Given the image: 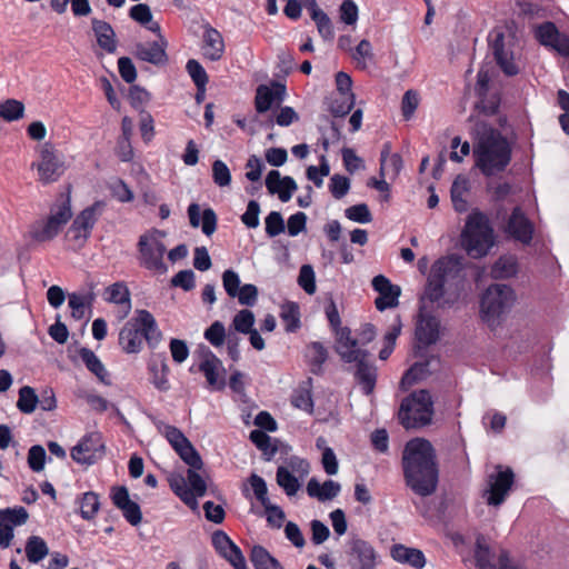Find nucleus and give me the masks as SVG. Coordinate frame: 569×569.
Segmentation results:
<instances>
[{
    "instance_id": "1",
    "label": "nucleus",
    "mask_w": 569,
    "mask_h": 569,
    "mask_svg": "<svg viewBox=\"0 0 569 569\" xmlns=\"http://www.w3.org/2000/svg\"><path fill=\"white\" fill-rule=\"evenodd\" d=\"M402 469L406 485L415 493L427 497L436 491L439 469L435 449L428 440L416 438L406 443Z\"/></svg>"
},
{
    "instance_id": "2",
    "label": "nucleus",
    "mask_w": 569,
    "mask_h": 569,
    "mask_svg": "<svg viewBox=\"0 0 569 569\" xmlns=\"http://www.w3.org/2000/svg\"><path fill=\"white\" fill-rule=\"evenodd\" d=\"M477 142L473 147L476 166L485 176H493L509 164L511 148L502 134L486 123L476 128Z\"/></svg>"
},
{
    "instance_id": "3",
    "label": "nucleus",
    "mask_w": 569,
    "mask_h": 569,
    "mask_svg": "<svg viewBox=\"0 0 569 569\" xmlns=\"http://www.w3.org/2000/svg\"><path fill=\"white\" fill-rule=\"evenodd\" d=\"M142 338L153 349L162 339L152 313L146 309L136 310L132 317L119 332V345L126 353H138L142 348Z\"/></svg>"
},
{
    "instance_id": "4",
    "label": "nucleus",
    "mask_w": 569,
    "mask_h": 569,
    "mask_svg": "<svg viewBox=\"0 0 569 569\" xmlns=\"http://www.w3.org/2000/svg\"><path fill=\"white\" fill-rule=\"evenodd\" d=\"M461 243L467 254L473 259L487 256L495 244L493 229L481 212L468 216L461 232Z\"/></svg>"
},
{
    "instance_id": "5",
    "label": "nucleus",
    "mask_w": 569,
    "mask_h": 569,
    "mask_svg": "<svg viewBox=\"0 0 569 569\" xmlns=\"http://www.w3.org/2000/svg\"><path fill=\"white\" fill-rule=\"evenodd\" d=\"M516 295L511 287L496 283L489 286L480 299V317L489 327L497 326L502 316L513 306Z\"/></svg>"
},
{
    "instance_id": "6",
    "label": "nucleus",
    "mask_w": 569,
    "mask_h": 569,
    "mask_svg": "<svg viewBox=\"0 0 569 569\" xmlns=\"http://www.w3.org/2000/svg\"><path fill=\"white\" fill-rule=\"evenodd\" d=\"M431 395L427 390H419L406 398L400 406L399 417L406 428L425 426L431 421Z\"/></svg>"
},
{
    "instance_id": "7",
    "label": "nucleus",
    "mask_w": 569,
    "mask_h": 569,
    "mask_svg": "<svg viewBox=\"0 0 569 569\" xmlns=\"http://www.w3.org/2000/svg\"><path fill=\"white\" fill-rule=\"evenodd\" d=\"M138 250L140 253L139 263L147 270L163 274L168 271L167 264L163 262L166 246L154 237L142 234L139 238Z\"/></svg>"
},
{
    "instance_id": "8",
    "label": "nucleus",
    "mask_w": 569,
    "mask_h": 569,
    "mask_svg": "<svg viewBox=\"0 0 569 569\" xmlns=\"http://www.w3.org/2000/svg\"><path fill=\"white\" fill-rule=\"evenodd\" d=\"M359 341L355 342L352 347L348 348V351L353 353L351 357L356 356V359H346L345 357H340L347 363H356L357 371L356 378L358 383L361 387V390L365 395L369 396L373 392L377 381V369L376 367L368 362L367 358L369 356L368 351L361 349L359 346Z\"/></svg>"
},
{
    "instance_id": "9",
    "label": "nucleus",
    "mask_w": 569,
    "mask_h": 569,
    "mask_svg": "<svg viewBox=\"0 0 569 569\" xmlns=\"http://www.w3.org/2000/svg\"><path fill=\"white\" fill-rule=\"evenodd\" d=\"M31 168H36L39 181L43 184L56 182L66 171L64 162L57 154L53 146L44 143L40 151L39 162H33Z\"/></svg>"
},
{
    "instance_id": "10",
    "label": "nucleus",
    "mask_w": 569,
    "mask_h": 569,
    "mask_svg": "<svg viewBox=\"0 0 569 569\" xmlns=\"http://www.w3.org/2000/svg\"><path fill=\"white\" fill-rule=\"evenodd\" d=\"M163 433L168 442L189 468L202 469L203 461L200 453L180 429L166 425Z\"/></svg>"
},
{
    "instance_id": "11",
    "label": "nucleus",
    "mask_w": 569,
    "mask_h": 569,
    "mask_svg": "<svg viewBox=\"0 0 569 569\" xmlns=\"http://www.w3.org/2000/svg\"><path fill=\"white\" fill-rule=\"evenodd\" d=\"M106 455V446L99 432L84 435L71 449V458L80 465L91 466Z\"/></svg>"
},
{
    "instance_id": "12",
    "label": "nucleus",
    "mask_w": 569,
    "mask_h": 569,
    "mask_svg": "<svg viewBox=\"0 0 569 569\" xmlns=\"http://www.w3.org/2000/svg\"><path fill=\"white\" fill-rule=\"evenodd\" d=\"M287 98V87L279 81H270L258 86L254 97V107L259 116H263L278 108Z\"/></svg>"
},
{
    "instance_id": "13",
    "label": "nucleus",
    "mask_w": 569,
    "mask_h": 569,
    "mask_svg": "<svg viewBox=\"0 0 569 569\" xmlns=\"http://www.w3.org/2000/svg\"><path fill=\"white\" fill-rule=\"evenodd\" d=\"M326 316L330 327L335 331L336 352L348 360L356 359V356L351 357L353 353L348 351V348L352 347L358 340L351 337V330L348 327H341L339 311L333 301H330L328 306H326Z\"/></svg>"
},
{
    "instance_id": "14",
    "label": "nucleus",
    "mask_w": 569,
    "mask_h": 569,
    "mask_svg": "<svg viewBox=\"0 0 569 569\" xmlns=\"http://www.w3.org/2000/svg\"><path fill=\"white\" fill-rule=\"evenodd\" d=\"M348 557L351 569H375L379 558L375 547L361 538L349 541Z\"/></svg>"
},
{
    "instance_id": "15",
    "label": "nucleus",
    "mask_w": 569,
    "mask_h": 569,
    "mask_svg": "<svg viewBox=\"0 0 569 569\" xmlns=\"http://www.w3.org/2000/svg\"><path fill=\"white\" fill-rule=\"evenodd\" d=\"M512 483V470L509 468L502 470L499 467L496 475L489 476L488 488L483 492L487 503L489 506H500L505 501Z\"/></svg>"
},
{
    "instance_id": "16",
    "label": "nucleus",
    "mask_w": 569,
    "mask_h": 569,
    "mask_svg": "<svg viewBox=\"0 0 569 569\" xmlns=\"http://www.w3.org/2000/svg\"><path fill=\"white\" fill-rule=\"evenodd\" d=\"M211 543L217 553L226 559L234 569H247L241 549L224 531L216 530L211 536Z\"/></svg>"
},
{
    "instance_id": "17",
    "label": "nucleus",
    "mask_w": 569,
    "mask_h": 569,
    "mask_svg": "<svg viewBox=\"0 0 569 569\" xmlns=\"http://www.w3.org/2000/svg\"><path fill=\"white\" fill-rule=\"evenodd\" d=\"M493 555L483 536H478L475 547V561L479 569H521L510 563L508 552L502 550L498 563H493Z\"/></svg>"
},
{
    "instance_id": "18",
    "label": "nucleus",
    "mask_w": 569,
    "mask_h": 569,
    "mask_svg": "<svg viewBox=\"0 0 569 569\" xmlns=\"http://www.w3.org/2000/svg\"><path fill=\"white\" fill-rule=\"evenodd\" d=\"M251 443L261 452L263 460L271 461L277 453L288 456L292 450L291 446L273 438L261 430H251Z\"/></svg>"
},
{
    "instance_id": "19",
    "label": "nucleus",
    "mask_w": 569,
    "mask_h": 569,
    "mask_svg": "<svg viewBox=\"0 0 569 569\" xmlns=\"http://www.w3.org/2000/svg\"><path fill=\"white\" fill-rule=\"evenodd\" d=\"M112 503L122 511L124 519L131 526H138L142 520L140 506L132 501L126 486H118L111 489Z\"/></svg>"
},
{
    "instance_id": "20",
    "label": "nucleus",
    "mask_w": 569,
    "mask_h": 569,
    "mask_svg": "<svg viewBox=\"0 0 569 569\" xmlns=\"http://www.w3.org/2000/svg\"><path fill=\"white\" fill-rule=\"evenodd\" d=\"M372 288L379 292V297L375 301L379 311L398 306L401 293L400 287L392 284L388 278L382 274L376 276L372 279Z\"/></svg>"
},
{
    "instance_id": "21",
    "label": "nucleus",
    "mask_w": 569,
    "mask_h": 569,
    "mask_svg": "<svg viewBox=\"0 0 569 569\" xmlns=\"http://www.w3.org/2000/svg\"><path fill=\"white\" fill-rule=\"evenodd\" d=\"M506 232L521 243L529 244L533 236V224L523 211L517 207L508 219Z\"/></svg>"
},
{
    "instance_id": "22",
    "label": "nucleus",
    "mask_w": 569,
    "mask_h": 569,
    "mask_svg": "<svg viewBox=\"0 0 569 569\" xmlns=\"http://www.w3.org/2000/svg\"><path fill=\"white\" fill-rule=\"evenodd\" d=\"M239 333L249 335V308L240 310L228 330L227 335V348L228 355L233 361L239 358Z\"/></svg>"
},
{
    "instance_id": "23",
    "label": "nucleus",
    "mask_w": 569,
    "mask_h": 569,
    "mask_svg": "<svg viewBox=\"0 0 569 569\" xmlns=\"http://www.w3.org/2000/svg\"><path fill=\"white\" fill-rule=\"evenodd\" d=\"M168 41L163 36H160V40L152 41L149 46L143 43H137L134 48V56L141 61L149 62L154 66H166L169 61L167 54Z\"/></svg>"
},
{
    "instance_id": "24",
    "label": "nucleus",
    "mask_w": 569,
    "mask_h": 569,
    "mask_svg": "<svg viewBox=\"0 0 569 569\" xmlns=\"http://www.w3.org/2000/svg\"><path fill=\"white\" fill-rule=\"evenodd\" d=\"M489 41L498 66L507 76H515L519 68L513 61L512 53L505 48V34L501 31L490 33Z\"/></svg>"
},
{
    "instance_id": "25",
    "label": "nucleus",
    "mask_w": 569,
    "mask_h": 569,
    "mask_svg": "<svg viewBox=\"0 0 569 569\" xmlns=\"http://www.w3.org/2000/svg\"><path fill=\"white\" fill-rule=\"evenodd\" d=\"M203 360L199 365V371L206 377L208 386L213 390H223L226 380L223 377L219 378V368L221 360L207 347L202 350Z\"/></svg>"
},
{
    "instance_id": "26",
    "label": "nucleus",
    "mask_w": 569,
    "mask_h": 569,
    "mask_svg": "<svg viewBox=\"0 0 569 569\" xmlns=\"http://www.w3.org/2000/svg\"><path fill=\"white\" fill-rule=\"evenodd\" d=\"M266 188L270 194H277L279 200L288 202L297 190V183L291 177H281L277 170H271L264 180Z\"/></svg>"
},
{
    "instance_id": "27",
    "label": "nucleus",
    "mask_w": 569,
    "mask_h": 569,
    "mask_svg": "<svg viewBox=\"0 0 569 569\" xmlns=\"http://www.w3.org/2000/svg\"><path fill=\"white\" fill-rule=\"evenodd\" d=\"M203 28V54L209 60L217 61L222 57L224 51V42L222 36L217 29L212 28L209 23H206Z\"/></svg>"
},
{
    "instance_id": "28",
    "label": "nucleus",
    "mask_w": 569,
    "mask_h": 569,
    "mask_svg": "<svg viewBox=\"0 0 569 569\" xmlns=\"http://www.w3.org/2000/svg\"><path fill=\"white\" fill-rule=\"evenodd\" d=\"M188 216L190 224L198 228L201 222L202 232L206 236H211L217 229V214L211 208H207L200 214V207L198 203H191L188 207Z\"/></svg>"
},
{
    "instance_id": "29",
    "label": "nucleus",
    "mask_w": 569,
    "mask_h": 569,
    "mask_svg": "<svg viewBox=\"0 0 569 569\" xmlns=\"http://www.w3.org/2000/svg\"><path fill=\"white\" fill-rule=\"evenodd\" d=\"M390 555L399 563L411 566L415 569H421L426 566V557L419 549L396 543L391 547Z\"/></svg>"
},
{
    "instance_id": "30",
    "label": "nucleus",
    "mask_w": 569,
    "mask_h": 569,
    "mask_svg": "<svg viewBox=\"0 0 569 569\" xmlns=\"http://www.w3.org/2000/svg\"><path fill=\"white\" fill-rule=\"evenodd\" d=\"M307 493L310 498H315L320 502L335 499L341 491L339 482L331 479L320 483L316 478H311L307 483Z\"/></svg>"
},
{
    "instance_id": "31",
    "label": "nucleus",
    "mask_w": 569,
    "mask_h": 569,
    "mask_svg": "<svg viewBox=\"0 0 569 569\" xmlns=\"http://www.w3.org/2000/svg\"><path fill=\"white\" fill-rule=\"evenodd\" d=\"M104 208L106 202L101 200L94 201L91 206L84 208L72 221V232L76 231V229H81L91 234V230Z\"/></svg>"
},
{
    "instance_id": "32",
    "label": "nucleus",
    "mask_w": 569,
    "mask_h": 569,
    "mask_svg": "<svg viewBox=\"0 0 569 569\" xmlns=\"http://www.w3.org/2000/svg\"><path fill=\"white\" fill-rule=\"evenodd\" d=\"M222 283L230 298H238L243 306H249V283L240 286V278L236 271L228 269L222 273Z\"/></svg>"
},
{
    "instance_id": "33",
    "label": "nucleus",
    "mask_w": 569,
    "mask_h": 569,
    "mask_svg": "<svg viewBox=\"0 0 569 569\" xmlns=\"http://www.w3.org/2000/svg\"><path fill=\"white\" fill-rule=\"evenodd\" d=\"M91 26L99 47L108 53H114L117 50V41L116 32L111 24L104 20L92 18Z\"/></svg>"
},
{
    "instance_id": "34",
    "label": "nucleus",
    "mask_w": 569,
    "mask_h": 569,
    "mask_svg": "<svg viewBox=\"0 0 569 569\" xmlns=\"http://www.w3.org/2000/svg\"><path fill=\"white\" fill-rule=\"evenodd\" d=\"M430 271L447 282L450 279L460 277L462 272V263L459 257L445 256L435 261Z\"/></svg>"
},
{
    "instance_id": "35",
    "label": "nucleus",
    "mask_w": 569,
    "mask_h": 569,
    "mask_svg": "<svg viewBox=\"0 0 569 569\" xmlns=\"http://www.w3.org/2000/svg\"><path fill=\"white\" fill-rule=\"evenodd\" d=\"M402 169V158L399 153H391L389 142L385 143L380 153V177L395 179Z\"/></svg>"
},
{
    "instance_id": "36",
    "label": "nucleus",
    "mask_w": 569,
    "mask_h": 569,
    "mask_svg": "<svg viewBox=\"0 0 569 569\" xmlns=\"http://www.w3.org/2000/svg\"><path fill=\"white\" fill-rule=\"evenodd\" d=\"M439 336V322L433 317L421 318L416 328V338L419 343L430 346L435 343Z\"/></svg>"
},
{
    "instance_id": "37",
    "label": "nucleus",
    "mask_w": 569,
    "mask_h": 569,
    "mask_svg": "<svg viewBox=\"0 0 569 569\" xmlns=\"http://www.w3.org/2000/svg\"><path fill=\"white\" fill-rule=\"evenodd\" d=\"M301 478L292 473L288 467L279 466L276 472L277 485L288 497L296 496L302 487Z\"/></svg>"
},
{
    "instance_id": "38",
    "label": "nucleus",
    "mask_w": 569,
    "mask_h": 569,
    "mask_svg": "<svg viewBox=\"0 0 569 569\" xmlns=\"http://www.w3.org/2000/svg\"><path fill=\"white\" fill-rule=\"evenodd\" d=\"M299 121V114L292 107L284 106L278 107L272 114L267 116V119L261 123L267 128H273L274 123L280 127H289L290 124Z\"/></svg>"
},
{
    "instance_id": "39",
    "label": "nucleus",
    "mask_w": 569,
    "mask_h": 569,
    "mask_svg": "<svg viewBox=\"0 0 569 569\" xmlns=\"http://www.w3.org/2000/svg\"><path fill=\"white\" fill-rule=\"evenodd\" d=\"M229 388L231 389L233 393V400L236 402L242 403L243 406L247 405L248 399L246 395V387L244 382L242 381V373L239 371H234L229 379ZM241 418L246 426H249V409L248 407H243L241 410Z\"/></svg>"
},
{
    "instance_id": "40",
    "label": "nucleus",
    "mask_w": 569,
    "mask_h": 569,
    "mask_svg": "<svg viewBox=\"0 0 569 569\" xmlns=\"http://www.w3.org/2000/svg\"><path fill=\"white\" fill-rule=\"evenodd\" d=\"M469 190V181L466 177L458 176L451 186V201L457 212H466L468 210V201L466 194Z\"/></svg>"
},
{
    "instance_id": "41",
    "label": "nucleus",
    "mask_w": 569,
    "mask_h": 569,
    "mask_svg": "<svg viewBox=\"0 0 569 569\" xmlns=\"http://www.w3.org/2000/svg\"><path fill=\"white\" fill-rule=\"evenodd\" d=\"M305 357L311 371L318 375L327 361L328 351L321 342L315 341L307 346Z\"/></svg>"
},
{
    "instance_id": "42",
    "label": "nucleus",
    "mask_w": 569,
    "mask_h": 569,
    "mask_svg": "<svg viewBox=\"0 0 569 569\" xmlns=\"http://www.w3.org/2000/svg\"><path fill=\"white\" fill-rule=\"evenodd\" d=\"M251 563L254 569H284L283 566L261 546L251 548Z\"/></svg>"
},
{
    "instance_id": "43",
    "label": "nucleus",
    "mask_w": 569,
    "mask_h": 569,
    "mask_svg": "<svg viewBox=\"0 0 569 569\" xmlns=\"http://www.w3.org/2000/svg\"><path fill=\"white\" fill-rule=\"evenodd\" d=\"M79 356L90 372H92L101 382L107 383V385L109 383L106 381V378L108 377V372H107L103 363L100 361V359L94 355V352L91 349L81 348L79 350Z\"/></svg>"
},
{
    "instance_id": "44",
    "label": "nucleus",
    "mask_w": 569,
    "mask_h": 569,
    "mask_svg": "<svg viewBox=\"0 0 569 569\" xmlns=\"http://www.w3.org/2000/svg\"><path fill=\"white\" fill-rule=\"evenodd\" d=\"M280 319L288 332H295L300 327L299 306L296 302L287 301L280 307Z\"/></svg>"
},
{
    "instance_id": "45",
    "label": "nucleus",
    "mask_w": 569,
    "mask_h": 569,
    "mask_svg": "<svg viewBox=\"0 0 569 569\" xmlns=\"http://www.w3.org/2000/svg\"><path fill=\"white\" fill-rule=\"evenodd\" d=\"M149 370L151 373V382L152 385L161 392H166L170 389V383L168 381L169 367L163 358L158 365L156 361L149 365Z\"/></svg>"
},
{
    "instance_id": "46",
    "label": "nucleus",
    "mask_w": 569,
    "mask_h": 569,
    "mask_svg": "<svg viewBox=\"0 0 569 569\" xmlns=\"http://www.w3.org/2000/svg\"><path fill=\"white\" fill-rule=\"evenodd\" d=\"M24 550L28 560L32 563H38L49 553L46 541L38 536H30L27 539Z\"/></svg>"
},
{
    "instance_id": "47",
    "label": "nucleus",
    "mask_w": 569,
    "mask_h": 569,
    "mask_svg": "<svg viewBox=\"0 0 569 569\" xmlns=\"http://www.w3.org/2000/svg\"><path fill=\"white\" fill-rule=\"evenodd\" d=\"M64 224L56 220V218L49 216L42 227L34 228L31 231V237L39 242L52 240L59 234Z\"/></svg>"
},
{
    "instance_id": "48",
    "label": "nucleus",
    "mask_w": 569,
    "mask_h": 569,
    "mask_svg": "<svg viewBox=\"0 0 569 569\" xmlns=\"http://www.w3.org/2000/svg\"><path fill=\"white\" fill-rule=\"evenodd\" d=\"M39 402V396H37L34 389L30 386H23L19 389V398L17 401V408L22 413H32Z\"/></svg>"
},
{
    "instance_id": "49",
    "label": "nucleus",
    "mask_w": 569,
    "mask_h": 569,
    "mask_svg": "<svg viewBox=\"0 0 569 569\" xmlns=\"http://www.w3.org/2000/svg\"><path fill=\"white\" fill-rule=\"evenodd\" d=\"M517 273V262L512 257H500L492 266L490 274L493 279H507Z\"/></svg>"
},
{
    "instance_id": "50",
    "label": "nucleus",
    "mask_w": 569,
    "mask_h": 569,
    "mask_svg": "<svg viewBox=\"0 0 569 569\" xmlns=\"http://www.w3.org/2000/svg\"><path fill=\"white\" fill-rule=\"evenodd\" d=\"M24 114V104L16 99H7L0 103V118L8 122L17 121Z\"/></svg>"
},
{
    "instance_id": "51",
    "label": "nucleus",
    "mask_w": 569,
    "mask_h": 569,
    "mask_svg": "<svg viewBox=\"0 0 569 569\" xmlns=\"http://www.w3.org/2000/svg\"><path fill=\"white\" fill-rule=\"evenodd\" d=\"M28 518L29 513L23 507L0 509V522L11 526L12 529L26 523Z\"/></svg>"
},
{
    "instance_id": "52",
    "label": "nucleus",
    "mask_w": 569,
    "mask_h": 569,
    "mask_svg": "<svg viewBox=\"0 0 569 569\" xmlns=\"http://www.w3.org/2000/svg\"><path fill=\"white\" fill-rule=\"evenodd\" d=\"M70 196L61 194L57 202L50 209V217L56 218L62 224H66L72 217Z\"/></svg>"
},
{
    "instance_id": "53",
    "label": "nucleus",
    "mask_w": 569,
    "mask_h": 569,
    "mask_svg": "<svg viewBox=\"0 0 569 569\" xmlns=\"http://www.w3.org/2000/svg\"><path fill=\"white\" fill-rule=\"evenodd\" d=\"M535 36L542 46L552 48L560 33L555 23L545 22L536 28Z\"/></svg>"
},
{
    "instance_id": "54",
    "label": "nucleus",
    "mask_w": 569,
    "mask_h": 569,
    "mask_svg": "<svg viewBox=\"0 0 569 569\" xmlns=\"http://www.w3.org/2000/svg\"><path fill=\"white\" fill-rule=\"evenodd\" d=\"M100 507L99 496L93 491L83 493L80 501V515L84 520L94 518Z\"/></svg>"
},
{
    "instance_id": "55",
    "label": "nucleus",
    "mask_w": 569,
    "mask_h": 569,
    "mask_svg": "<svg viewBox=\"0 0 569 569\" xmlns=\"http://www.w3.org/2000/svg\"><path fill=\"white\" fill-rule=\"evenodd\" d=\"M310 16L311 19L316 22L319 34L325 40H331L335 36V32L331 20L328 17V14L319 8L317 10H313V12H311Z\"/></svg>"
},
{
    "instance_id": "56",
    "label": "nucleus",
    "mask_w": 569,
    "mask_h": 569,
    "mask_svg": "<svg viewBox=\"0 0 569 569\" xmlns=\"http://www.w3.org/2000/svg\"><path fill=\"white\" fill-rule=\"evenodd\" d=\"M445 284L446 282L442 278L430 271L425 291L426 298L431 302L439 301L445 295Z\"/></svg>"
},
{
    "instance_id": "57",
    "label": "nucleus",
    "mask_w": 569,
    "mask_h": 569,
    "mask_svg": "<svg viewBox=\"0 0 569 569\" xmlns=\"http://www.w3.org/2000/svg\"><path fill=\"white\" fill-rule=\"evenodd\" d=\"M355 106V94L337 96L330 103V112L336 117L348 114Z\"/></svg>"
},
{
    "instance_id": "58",
    "label": "nucleus",
    "mask_w": 569,
    "mask_h": 569,
    "mask_svg": "<svg viewBox=\"0 0 569 569\" xmlns=\"http://www.w3.org/2000/svg\"><path fill=\"white\" fill-rule=\"evenodd\" d=\"M186 70L190 78L192 79L196 88H201L202 86H207L209 78L204 70V68L200 64V62L196 59L188 60L186 64Z\"/></svg>"
},
{
    "instance_id": "59",
    "label": "nucleus",
    "mask_w": 569,
    "mask_h": 569,
    "mask_svg": "<svg viewBox=\"0 0 569 569\" xmlns=\"http://www.w3.org/2000/svg\"><path fill=\"white\" fill-rule=\"evenodd\" d=\"M47 453L41 445L32 446L28 451V466L34 472L43 470L46 465Z\"/></svg>"
},
{
    "instance_id": "60",
    "label": "nucleus",
    "mask_w": 569,
    "mask_h": 569,
    "mask_svg": "<svg viewBox=\"0 0 569 569\" xmlns=\"http://www.w3.org/2000/svg\"><path fill=\"white\" fill-rule=\"evenodd\" d=\"M226 328L221 321H214L204 331V338L213 346L221 347L227 340Z\"/></svg>"
},
{
    "instance_id": "61",
    "label": "nucleus",
    "mask_w": 569,
    "mask_h": 569,
    "mask_svg": "<svg viewBox=\"0 0 569 569\" xmlns=\"http://www.w3.org/2000/svg\"><path fill=\"white\" fill-rule=\"evenodd\" d=\"M345 216L358 223H369L372 221L371 212L366 203L351 206L345 210Z\"/></svg>"
},
{
    "instance_id": "62",
    "label": "nucleus",
    "mask_w": 569,
    "mask_h": 569,
    "mask_svg": "<svg viewBox=\"0 0 569 569\" xmlns=\"http://www.w3.org/2000/svg\"><path fill=\"white\" fill-rule=\"evenodd\" d=\"M266 233L270 237H277L286 229L284 220L280 212L271 211L264 219Z\"/></svg>"
},
{
    "instance_id": "63",
    "label": "nucleus",
    "mask_w": 569,
    "mask_h": 569,
    "mask_svg": "<svg viewBox=\"0 0 569 569\" xmlns=\"http://www.w3.org/2000/svg\"><path fill=\"white\" fill-rule=\"evenodd\" d=\"M262 507L264 509L263 515L268 526L274 529H280L286 518L284 511L272 502H269V505H264Z\"/></svg>"
},
{
    "instance_id": "64",
    "label": "nucleus",
    "mask_w": 569,
    "mask_h": 569,
    "mask_svg": "<svg viewBox=\"0 0 569 569\" xmlns=\"http://www.w3.org/2000/svg\"><path fill=\"white\" fill-rule=\"evenodd\" d=\"M108 300L116 305H130V291L124 282H116L108 288Z\"/></svg>"
}]
</instances>
